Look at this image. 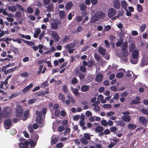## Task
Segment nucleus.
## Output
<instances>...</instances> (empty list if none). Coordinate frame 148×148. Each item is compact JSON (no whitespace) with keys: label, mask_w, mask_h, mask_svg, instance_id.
Masks as SVG:
<instances>
[{"label":"nucleus","mask_w":148,"mask_h":148,"mask_svg":"<svg viewBox=\"0 0 148 148\" xmlns=\"http://www.w3.org/2000/svg\"><path fill=\"white\" fill-rule=\"evenodd\" d=\"M105 16V14L101 11H98L95 13L94 15L91 18V22L95 23L99 19H103Z\"/></svg>","instance_id":"nucleus-1"},{"label":"nucleus","mask_w":148,"mask_h":148,"mask_svg":"<svg viewBox=\"0 0 148 148\" xmlns=\"http://www.w3.org/2000/svg\"><path fill=\"white\" fill-rule=\"evenodd\" d=\"M12 112V109L11 107L8 106H6L3 109L2 114V117L6 118L7 117L10 116Z\"/></svg>","instance_id":"nucleus-2"},{"label":"nucleus","mask_w":148,"mask_h":148,"mask_svg":"<svg viewBox=\"0 0 148 148\" xmlns=\"http://www.w3.org/2000/svg\"><path fill=\"white\" fill-rule=\"evenodd\" d=\"M23 114V110L22 106L18 105L17 106L15 110L16 116L19 118L22 117Z\"/></svg>","instance_id":"nucleus-3"},{"label":"nucleus","mask_w":148,"mask_h":148,"mask_svg":"<svg viewBox=\"0 0 148 148\" xmlns=\"http://www.w3.org/2000/svg\"><path fill=\"white\" fill-rule=\"evenodd\" d=\"M36 114L38 115L36 117V121L37 123L39 124L42 125L43 119L42 118V112H39L37 110L36 111Z\"/></svg>","instance_id":"nucleus-4"},{"label":"nucleus","mask_w":148,"mask_h":148,"mask_svg":"<svg viewBox=\"0 0 148 148\" xmlns=\"http://www.w3.org/2000/svg\"><path fill=\"white\" fill-rule=\"evenodd\" d=\"M116 13V11L114 8H110L108 10V15L109 17L111 18L115 15Z\"/></svg>","instance_id":"nucleus-5"},{"label":"nucleus","mask_w":148,"mask_h":148,"mask_svg":"<svg viewBox=\"0 0 148 148\" xmlns=\"http://www.w3.org/2000/svg\"><path fill=\"white\" fill-rule=\"evenodd\" d=\"M29 145V142L26 140L24 143L22 142L19 143V146L20 148H28Z\"/></svg>","instance_id":"nucleus-6"},{"label":"nucleus","mask_w":148,"mask_h":148,"mask_svg":"<svg viewBox=\"0 0 148 148\" xmlns=\"http://www.w3.org/2000/svg\"><path fill=\"white\" fill-rule=\"evenodd\" d=\"M139 121L140 123L143 125H146L148 122L147 119L144 117L140 116Z\"/></svg>","instance_id":"nucleus-7"},{"label":"nucleus","mask_w":148,"mask_h":148,"mask_svg":"<svg viewBox=\"0 0 148 148\" xmlns=\"http://www.w3.org/2000/svg\"><path fill=\"white\" fill-rule=\"evenodd\" d=\"M52 36L55 40L57 42L59 41V36L58 34L56 31H53L51 33Z\"/></svg>","instance_id":"nucleus-8"},{"label":"nucleus","mask_w":148,"mask_h":148,"mask_svg":"<svg viewBox=\"0 0 148 148\" xmlns=\"http://www.w3.org/2000/svg\"><path fill=\"white\" fill-rule=\"evenodd\" d=\"M113 7L116 9H119L121 7V4L118 0H114L113 1Z\"/></svg>","instance_id":"nucleus-9"},{"label":"nucleus","mask_w":148,"mask_h":148,"mask_svg":"<svg viewBox=\"0 0 148 148\" xmlns=\"http://www.w3.org/2000/svg\"><path fill=\"white\" fill-rule=\"evenodd\" d=\"M67 97L68 99L65 101V102L66 104L69 105L70 104V102L73 103H75V100L71 97L68 95Z\"/></svg>","instance_id":"nucleus-10"},{"label":"nucleus","mask_w":148,"mask_h":148,"mask_svg":"<svg viewBox=\"0 0 148 148\" xmlns=\"http://www.w3.org/2000/svg\"><path fill=\"white\" fill-rule=\"evenodd\" d=\"M4 124L6 127V129H8L12 124L11 120L10 119H7L4 121Z\"/></svg>","instance_id":"nucleus-11"},{"label":"nucleus","mask_w":148,"mask_h":148,"mask_svg":"<svg viewBox=\"0 0 148 148\" xmlns=\"http://www.w3.org/2000/svg\"><path fill=\"white\" fill-rule=\"evenodd\" d=\"M71 89L75 96L80 95V93L78 91V89L74 88L73 87H71Z\"/></svg>","instance_id":"nucleus-12"},{"label":"nucleus","mask_w":148,"mask_h":148,"mask_svg":"<svg viewBox=\"0 0 148 148\" xmlns=\"http://www.w3.org/2000/svg\"><path fill=\"white\" fill-rule=\"evenodd\" d=\"M90 88V86L85 85L81 86V90L83 92H86L89 90Z\"/></svg>","instance_id":"nucleus-13"},{"label":"nucleus","mask_w":148,"mask_h":148,"mask_svg":"<svg viewBox=\"0 0 148 148\" xmlns=\"http://www.w3.org/2000/svg\"><path fill=\"white\" fill-rule=\"evenodd\" d=\"M33 86V84L32 83L30 84L29 85L27 86L26 87H25L23 90V92L25 93L27 92L29 90L31 89Z\"/></svg>","instance_id":"nucleus-14"},{"label":"nucleus","mask_w":148,"mask_h":148,"mask_svg":"<svg viewBox=\"0 0 148 148\" xmlns=\"http://www.w3.org/2000/svg\"><path fill=\"white\" fill-rule=\"evenodd\" d=\"M103 77V75L102 74L99 73L97 75L96 80L97 82H101L102 81Z\"/></svg>","instance_id":"nucleus-15"},{"label":"nucleus","mask_w":148,"mask_h":148,"mask_svg":"<svg viewBox=\"0 0 148 148\" xmlns=\"http://www.w3.org/2000/svg\"><path fill=\"white\" fill-rule=\"evenodd\" d=\"M122 119L124 121L129 122L130 121L131 117L129 115H124L122 116Z\"/></svg>","instance_id":"nucleus-16"},{"label":"nucleus","mask_w":148,"mask_h":148,"mask_svg":"<svg viewBox=\"0 0 148 148\" xmlns=\"http://www.w3.org/2000/svg\"><path fill=\"white\" fill-rule=\"evenodd\" d=\"M104 129L103 127L101 126H98L96 127L95 128V132L97 133L102 132Z\"/></svg>","instance_id":"nucleus-17"},{"label":"nucleus","mask_w":148,"mask_h":148,"mask_svg":"<svg viewBox=\"0 0 148 148\" xmlns=\"http://www.w3.org/2000/svg\"><path fill=\"white\" fill-rule=\"evenodd\" d=\"M29 110H27L23 114L24 117L23 119V121L27 120L28 119L29 116Z\"/></svg>","instance_id":"nucleus-18"},{"label":"nucleus","mask_w":148,"mask_h":148,"mask_svg":"<svg viewBox=\"0 0 148 148\" xmlns=\"http://www.w3.org/2000/svg\"><path fill=\"white\" fill-rule=\"evenodd\" d=\"M59 98L60 100H61L63 103L65 102V98L64 95L61 93H60L58 95Z\"/></svg>","instance_id":"nucleus-19"},{"label":"nucleus","mask_w":148,"mask_h":148,"mask_svg":"<svg viewBox=\"0 0 148 148\" xmlns=\"http://www.w3.org/2000/svg\"><path fill=\"white\" fill-rule=\"evenodd\" d=\"M132 57L134 58H137L139 55V52L137 50H135L132 51Z\"/></svg>","instance_id":"nucleus-20"},{"label":"nucleus","mask_w":148,"mask_h":148,"mask_svg":"<svg viewBox=\"0 0 148 148\" xmlns=\"http://www.w3.org/2000/svg\"><path fill=\"white\" fill-rule=\"evenodd\" d=\"M98 50L99 53L101 54L103 56L105 55V53L106 52V50L105 49L100 47L99 48Z\"/></svg>","instance_id":"nucleus-21"},{"label":"nucleus","mask_w":148,"mask_h":148,"mask_svg":"<svg viewBox=\"0 0 148 148\" xmlns=\"http://www.w3.org/2000/svg\"><path fill=\"white\" fill-rule=\"evenodd\" d=\"M51 29L53 30H56L58 28V23H53L51 24Z\"/></svg>","instance_id":"nucleus-22"},{"label":"nucleus","mask_w":148,"mask_h":148,"mask_svg":"<svg viewBox=\"0 0 148 148\" xmlns=\"http://www.w3.org/2000/svg\"><path fill=\"white\" fill-rule=\"evenodd\" d=\"M128 47V43L127 42L125 41L124 42L121 48L122 51L127 50Z\"/></svg>","instance_id":"nucleus-23"},{"label":"nucleus","mask_w":148,"mask_h":148,"mask_svg":"<svg viewBox=\"0 0 148 148\" xmlns=\"http://www.w3.org/2000/svg\"><path fill=\"white\" fill-rule=\"evenodd\" d=\"M75 44L74 43H71L69 44H67L65 46L66 49H71L75 47Z\"/></svg>","instance_id":"nucleus-24"},{"label":"nucleus","mask_w":148,"mask_h":148,"mask_svg":"<svg viewBox=\"0 0 148 148\" xmlns=\"http://www.w3.org/2000/svg\"><path fill=\"white\" fill-rule=\"evenodd\" d=\"M46 8H47V11L49 12L52 11L54 9L53 6L52 4L49 5Z\"/></svg>","instance_id":"nucleus-25"},{"label":"nucleus","mask_w":148,"mask_h":148,"mask_svg":"<svg viewBox=\"0 0 148 148\" xmlns=\"http://www.w3.org/2000/svg\"><path fill=\"white\" fill-rule=\"evenodd\" d=\"M123 42V40L122 38H121L120 39V40L117 41L116 44V45L117 47H120L122 45Z\"/></svg>","instance_id":"nucleus-26"},{"label":"nucleus","mask_w":148,"mask_h":148,"mask_svg":"<svg viewBox=\"0 0 148 148\" xmlns=\"http://www.w3.org/2000/svg\"><path fill=\"white\" fill-rule=\"evenodd\" d=\"M121 5L122 8L124 9L125 10H126V9H127V3L126 1H122L121 3Z\"/></svg>","instance_id":"nucleus-27"},{"label":"nucleus","mask_w":148,"mask_h":148,"mask_svg":"<svg viewBox=\"0 0 148 148\" xmlns=\"http://www.w3.org/2000/svg\"><path fill=\"white\" fill-rule=\"evenodd\" d=\"M17 68V66H16L13 68L7 70L5 71V72H6V74L9 73H11L12 72L14 71H15L16 70Z\"/></svg>","instance_id":"nucleus-28"},{"label":"nucleus","mask_w":148,"mask_h":148,"mask_svg":"<svg viewBox=\"0 0 148 148\" xmlns=\"http://www.w3.org/2000/svg\"><path fill=\"white\" fill-rule=\"evenodd\" d=\"M130 61L132 64H135L138 63V58H134L132 57L130 59Z\"/></svg>","instance_id":"nucleus-29"},{"label":"nucleus","mask_w":148,"mask_h":148,"mask_svg":"<svg viewBox=\"0 0 148 148\" xmlns=\"http://www.w3.org/2000/svg\"><path fill=\"white\" fill-rule=\"evenodd\" d=\"M22 41L24 42L26 44L28 45L32 46L34 45V42L28 41L25 40L24 39H23Z\"/></svg>","instance_id":"nucleus-30"},{"label":"nucleus","mask_w":148,"mask_h":148,"mask_svg":"<svg viewBox=\"0 0 148 148\" xmlns=\"http://www.w3.org/2000/svg\"><path fill=\"white\" fill-rule=\"evenodd\" d=\"M136 45L135 43H132L130 45V47L129 51L130 52H132L134 51V49L135 48Z\"/></svg>","instance_id":"nucleus-31"},{"label":"nucleus","mask_w":148,"mask_h":148,"mask_svg":"<svg viewBox=\"0 0 148 148\" xmlns=\"http://www.w3.org/2000/svg\"><path fill=\"white\" fill-rule=\"evenodd\" d=\"M127 126L128 128L130 130L134 129L136 127V125L132 123H129L128 125Z\"/></svg>","instance_id":"nucleus-32"},{"label":"nucleus","mask_w":148,"mask_h":148,"mask_svg":"<svg viewBox=\"0 0 148 148\" xmlns=\"http://www.w3.org/2000/svg\"><path fill=\"white\" fill-rule=\"evenodd\" d=\"M73 6V4L72 2H69L67 3L66 6V8L67 10L71 8Z\"/></svg>","instance_id":"nucleus-33"},{"label":"nucleus","mask_w":148,"mask_h":148,"mask_svg":"<svg viewBox=\"0 0 148 148\" xmlns=\"http://www.w3.org/2000/svg\"><path fill=\"white\" fill-rule=\"evenodd\" d=\"M8 10L12 12H15L16 10L17 9L14 5L12 6L8 7Z\"/></svg>","instance_id":"nucleus-34"},{"label":"nucleus","mask_w":148,"mask_h":148,"mask_svg":"<svg viewBox=\"0 0 148 148\" xmlns=\"http://www.w3.org/2000/svg\"><path fill=\"white\" fill-rule=\"evenodd\" d=\"M59 14L60 17L61 19L64 18L65 16V12L64 11L60 10Z\"/></svg>","instance_id":"nucleus-35"},{"label":"nucleus","mask_w":148,"mask_h":148,"mask_svg":"<svg viewBox=\"0 0 148 148\" xmlns=\"http://www.w3.org/2000/svg\"><path fill=\"white\" fill-rule=\"evenodd\" d=\"M146 28V25L145 24H143L142 25L140 28V30L141 32H143L144 31Z\"/></svg>","instance_id":"nucleus-36"},{"label":"nucleus","mask_w":148,"mask_h":148,"mask_svg":"<svg viewBox=\"0 0 148 148\" xmlns=\"http://www.w3.org/2000/svg\"><path fill=\"white\" fill-rule=\"evenodd\" d=\"M80 70L83 73H85L86 71V68L82 65H81L79 67Z\"/></svg>","instance_id":"nucleus-37"},{"label":"nucleus","mask_w":148,"mask_h":148,"mask_svg":"<svg viewBox=\"0 0 148 148\" xmlns=\"http://www.w3.org/2000/svg\"><path fill=\"white\" fill-rule=\"evenodd\" d=\"M80 141L82 144L84 145L87 144L88 143V142L87 140L83 137L81 139Z\"/></svg>","instance_id":"nucleus-38"},{"label":"nucleus","mask_w":148,"mask_h":148,"mask_svg":"<svg viewBox=\"0 0 148 148\" xmlns=\"http://www.w3.org/2000/svg\"><path fill=\"white\" fill-rule=\"evenodd\" d=\"M104 27L103 31L104 32L109 31L111 28V26L110 25H105L104 26Z\"/></svg>","instance_id":"nucleus-39"},{"label":"nucleus","mask_w":148,"mask_h":148,"mask_svg":"<svg viewBox=\"0 0 148 148\" xmlns=\"http://www.w3.org/2000/svg\"><path fill=\"white\" fill-rule=\"evenodd\" d=\"M62 90L63 91L64 93H67L68 90L67 87L66 85H63L62 88Z\"/></svg>","instance_id":"nucleus-40"},{"label":"nucleus","mask_w":148,"mask_h":148,"mask_svg":"<svg viewBox=\"0 0 148 148\" xmlns=\"http://www.w3.org/2000/svg\"><path fill=\"white\" fill-rule=\"evenodd\" d=\"M36 101V99L35 98L30 99L28 100V103L29 105H32Z\"/></svg>","instance_id":"nucleus-41"},{"label":"nucleus","mask_w":148,"mask_h":148,"mask_svg":"<svg viewBox=\"0 0 148 148\" xmlns=\"http://www.w3.org/2000/svg\"><path fill=\"white\" fill-rule=\"evenodd\" d=\"M78 77L79 78V79L80 80L85 79V76L84 74L82 73H80L78 75Z\"/></svg>","instance_id":"nucleus-42"},{"label":"nucleus","mask_w":148,"mask_h":148,"mask_svg":"<svg viewBox=\"0 0 148 148\" xmlns=\"http://www.w3.org/2000/svg\"><path fill=\"white\" fill-rule=\"evenodd\" d=\"M117 125L118 126L123 127H124L125 125V123L123 121H119Z\"/></svg>","instance_id":"nucleus-43"},{"label":"nucleus","mask_w":148,"mask_h":148,"mask_svg":"<svg viewBox=\"0 0 148 148\" xmlns=\"http://www.w3.org/2000/svg\"><path fill=\"white\" fill-rule=\"evenodd\" d=\"M94 58L96 60L98 61H99L101 59V57L100 55L96 53L94 55Z\"/></svg>","instance_id":"nucleus-44"},{"label":"nucleus","mask_w":148,"mask_h":148,"mask_svg":"<svg viewBox=\"0 0 148 148\" xmlns=\"http://www.w3.org/2000/svg\"><path fill=\"white\" fill-rule=\"evenodd\" d=\"M78 82V81L76 77L73 78L71 81L72 84H77Z\"/></svg>","instance_id":"nucleus-45"},{"label":"nucleus","mask_w":148,"mask_h":148,"mask_svg":"<svg viewBox=\"0 0 148 148\" xmlns=\"http://www.w3.org/2000/svg\"><path fill=\"white\" fill-rule=\"evenodd\" d=\"M123 76V73L122 72L118 73L116 75V77L119 78H121Z\"/></svg>","instance_id":"nucleus-46"},{"label":"nucleus","mask_w":148,"mask_h":148,"mask_svg":"<svg viewBox=\"0 0 148 148\" xmlns=\"http://www.w3.org/2000/svg\"><path fill=\"white\" fill-rule=\"evenodd\" d=\"M39 138V136L38 135L34 134L32 136V139L35 141H37Z\"/></svg>","instance_id":"nucleus-47"},{"label":"nucleus","mask_w":148,"mask_h":148,"mask_svg":"<svg viewBox=\"0 0 148 148\" xmlns=\"http://www.w3.org/2000/svg\"><path fill=\"white\" fill-rule=\"evenodd\" d=\"M123 51L122 55L123 57L125 58H126L128 54V53L127 50Z\"/></svg>","instance_id":"nucleus-48"},{"label":"nucleus","mask_w":148,"mask_h":148,"mask_svg":"<svg viewBox=\"0 0 148 148\" xmlns=\"http://www.w3.org/2000/svg\"><path fill=\"white\" fill-rule=\"evenodd\" d=\"M137 10L139 12H140L143 10V7L141 5L138 4L137 5Z\"/></svg>","instance_id":"nucleus-49"},{"label":"nucleus","mask_w":148,"mask_h":148,"mask_svg":"<svg viewBox=\"0 0 148 148\" xmlns=\"http://www.w3.org/2000/svg\"><path fill=\"white\" fill-rule=\"evenodd\" d=\"M86 8V6L84 4L81 5L80 6V9L82 11H85Z\"/></svg>","instance_id":"nucleus-50"},{"label":"nucleus","mask_w":148,"mask_h":148,"mask_svg":"<svg viewBox=\"0 0 148 148\" xmlns=\"http://www.w3.org/2000/svg\"><path fill=\"white\" fill-rule=\"evenodd\" d=\"M84 138L87 140H90L91 137L88 134L85 133L84 134Z\"/></svg>","instance_id":"nucleus-51"},{"label":"nucleus","mask_w":148,"mask_h":148,"mask_svg":"<svg viewBox=\"0 0 148 148\" xmlns=\"http://www.w3.org/2000/svg\"><path fill=\"white\" fill-rule=\"evenodd\" d=\"M103 107L104 108H110L112 107V106L110 104H104Z\"/></svg>","instance_id":"nucleus-52"},{"label":"nucleus","mask_w":148,"mask_h":148,"mask_svg":"<svg viewBox=\"0 0 148 148\" xmlns=\"http://www.w3.org/2000/svg\"><path fill=\"white\" fill-rule=\"evenodd\" d=\"M101 123L103 126H106L108 125V122L106 120H102L101 121Z\"/></svg>","instance_id":"nucleus-53"},{"label":"nucleus","mask_w":148,"mask_h":148,"mask_svg":"<svg viewBox=\"0 0 148 148\" xmlns=\"http://www.w3.org/2000/svg\"><path fill=\"white\" fill-rule=\"evenodd\" d=\"M64 146V144L62 143H60L56 145L57 148H62Z\"/></svg>","instance_id":"nucleus-54"},{"label":"nucleus","mask_w":148,"mask_h":148,"mask_svg":"<svg viewBox=\"0 0 148 148\" xmlns=\"http://www.w3.org/2000/svg\"><path fill=\"white\" fill-rule=\"evenodd\" d=\"M10 134L12 135H14L16 133V130L14 129H12L10 130Z\"/></svg>","instance_id":"nucleus-55"},{"label":"nucleus","mask_w":148,"mask_h":148,"mask_svg":"<svg viewBox=\"0 0 148 148\" xmlns=\"http://www.w3.org/2000/svg\"><path fill=\"white\" fill-rule=\"evenodd\" d=\"M30 146L34 147L36 145V144L35 142L33 140H31L29 142Z\"/></svg>","instance_id":"nucleus-56"},{"label":"nucleus","mask_w":148,"mask_h":148,"mask_svg":"<svg viewBox=\"0 0 148 148\" xmlns=\"http://www.w3.org/2000/svg\"><path fill=\"white\" fill-rule=\"evenodd\" d=\"M27 11L29 13H32L34 12V10L32 7H28L27 8Z\"/></svg>","instance_id":"nucleus-57"},{"label":"nucleus","mask_w":148,"mask_h":148,"mask_svg":"<svg viewBox=\"0 0 148 148\" xmlns=\"http://www.w3.org/2000/svg\"><path fill=\"white\" fill-rule=\"evenodd\" d=\"M110 130L112 132H115L117 130V128L114 126L111 127L110 128Z\"/></svg>","instance_id":"nucleus-58"},{"label":"nucleus","mask_w":148,"mask_h":148,"mask_svg":"<svg viewBox=\"0 0 148 148\" xmlns=\"http://www.w3.org/2000/svg\"><path fill=\"white\" fill-rule=\"evenodd\" d=\"M15 15L18 18H20L21 16V13L20 12L17 11L16 12Z\"/></svg>","instance_id":"nucleus-59"},{"label":"nucleus","mask_w":148,"mask_h":148,"mask_svg":"<svg viewBox=\"0 0 148 148\" xmlns=\"http://www.w3.org/2000/svg\"><path fill=\"white\" fill-rule=\"evenodd\" d=\"M58 139L56 138H54L51 141V143L53 144H55L58 141Z\"/></svg>","instance_id":"nucleus-60"},{"label":"nucleus","mask_w":148,"mask_h":148,"mask_svg":"<svg viewBox=\"0 0 148 148\" xmlns=\"http://www.w3.org/2000/svg\"><path fill=\"white\" fill-rule=\"evenodd\" d=\"M64 130V127L63 125H61L58 127V130L60 132H61L63 131Z\"/></svg>","instance_id":"nucleus-61"},{"label":"nucleus","mask_w":148,"mask_h":148,"mask_svg":"<svg viewBox=\"0 0 148 148\" xmlns=\"http://www.w3.org/2000/svg\"><path fill=\"white\" fill-rule=\"evenodd\" d=\"M13 52L15 54H18L19 53V51L18 48L14 47L12 50Z\"/></svg>","instance_id":"nucleus-62"},{"label":"nucleus","mask_w":148,"mask_h":148,"mask_svg":"<svg viewBox=\"0 0 148 148\" xmlns=\"http://www.w3.org/2000/svg\"><path fill=\"white\" fill-rule=\"evenodd\" d=\"M111 89L114 91H117L118 90V89L116 86H113L111 87Z\"/></svg>","instance_id":"nucleus-63"},{"label":"nucleus","mask_w":148,"mask_h":148,"mask_svg":"<svg viewBox=\"0 0 148 148\" xmlns=\"http://www.w3.org/2000/svg\"><path fill=\"white\" fill-rule=\"evenodd\" d=\"M51 2V0H43V2L44 4L45 5H49Z\"/></svg>","instance_id":"nucleus-64"}]
</instances>
